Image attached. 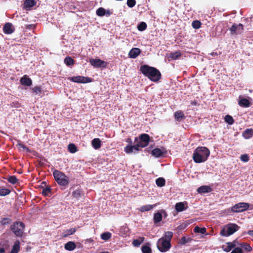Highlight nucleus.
I'll return each mask as SVG.
<instances>
[{
    "instance_id": "nucleus-1",
    "label": "nucleus",
    "mask_w": 253,
    "mask_h": 253,
    "mask_svg": "<svg viewBox=\"0 0 253 253\" xmlns=\"http://www.w3.org/2000/svg\"><path fill=\"white\" fill-rule=\"evenodd\" d=\"M140 71L151 81L157 82L161 78V73L157 68L149 66L147 65H143L140 67Z\"/></svg>"
},
{
    "instance_id": "nucleus-2",
    "label": "nucleus",
    "mask_w": 253,
    "mask_h": 253,
    "mask_svg": "<svg viewBox=\"0 0 253 253\" xmlns=\"http://www.w3.org/2000/svg\"><path fill=\"white\" fill-rule=\"evenodd\" d=\"M173 235L171 231H167L165 232L164 237L158 240L157 247L161 252H166L170 249L171 247L170 242Z\"/></svg>"
},
{
    "instance_id": "nucleus-3",
    "label": "nucleus",
    "mask_w": 253,
    "mask_h": 253,
    "mask_svg": "<svg viewBox=\"0 0 253 253\" xmlns=\"http://www.w3.org/2000/svg\"><path fill=\"white\" fill-rule=\"evenodd\" d=\"M210 151L206 147H198L194 151L193 159L196 163H201L206 161L209 157Z\"/></svg>"
},
{
    "instance_id": "nucleus-4",
    "label": "nucleus",
    "mask_w": 253,
    "mask_h": 253,
    "mask_svg": "<svg viewBox=\"0 0 253 253\" xmlns=\"http://www.w3.org/2000/svg\"><path fill=\"white\" fill-rule=\"evenodd\" d=\"M53 175L55 180L59 185L67 186L69 184L68 177L61 171L56 169L54 170L53 172Z\"/></svg>"
},
{
    "instance_id": "nucleus-5",
    "label": "nucleus",
    "mask_w": 253,
    "mask_h": 253,
    "mask_svg": "<svg viewBox=\"0 0 253 253\" xmlns=\"http://www.w3.org/2000/svg\"><path fill=\"white\" fill-rule=\"evenodd\" d=\"M240 227L235 223H229L226 225L220 232V235L221 236L228 237L233 234L237 231Z\"/></svg>"
},
{
    "instance_id": "nucleus-6",
    "label": "nucleus",
    "mask_w": 253,
    "mask_h": 253,
    "mask_svg": "<svg viewBox=\"0 0 253 253\" xmlns=\"http://www.w3.org/2000/svg\"><path fill=\"white\" fill-rule=\"evenodd\" d=\"M25 224L20 221H16L10 226V229L16 236L21 237L24 233Z\"/></svg>"
},
{
    "instance_id": "nucleus-7",
    "label": "nucleus",
    "mask_w": 253,
    "mask_h": 253,
    "mask_svg": "<svg viewBox=\"0 0 253 253\" xmlns=\"http://www.w3.org/2000/svg\"><path fill=\"white\" fill-rule=\"evenodd\" d=\"M150 141V136L146 133L141 134L138 137L135 138L134 142H139L141 148H144L148 145Z\"/></svg>"
},
{
    "instance_id": "nucleus-8",
    "label": "nucleus",
    "mask_w": 253,
    "mask_h": 253,
    "mask_svg": "<svg viewBox=\"0 0 253 253\" xmlns=\"http://www.w3.org/2000/svg\"><path fill=\"white\" fill-rule=\"evenodd\" d=\"M250 207V204L247 203H239L231 208V211L234 212H241L247 211Z\"/></svg>"
},
{
    "instance_id": "nucleus-9",
    "label": "nucleus",
    "mask_w": 253,
    "mask_h": 253,
    "mask_svg": "<svg viewBox=\"0 0 253 253\" xmlns=\"http://www.w3.org/2000/svg\"><path fill=\"white\" fill-rule=\"evenodd\" d=\"M67 79L76 83H88L92 82V79L89 77H85L81 76L69 77Z\"/></svg>"
},
{
    "instance_id": "nucleus-10",
    "label": "nucleus",
    "mask_w": 253,
    "mask_h": 253,
    "mask_svg": "<svg viewBox=\"0 0 253 253\" xmlns=\"http://www.w3.org/2000/svg\"><path fill=\"white\" fill-rule=\"evenodd\" d=\"M230 33L232 35L241 34L244 30V26L242 24H237L234 23L230 28Z\"/></svg>"
},
{
    "instance_id": "nucleus-11",
    "label": "nucleus",
    "mask_w": 253,
    "mask_h": 253,
    "mask_svg": "<svg viewBox=\"0 0 253 253\" xmlns=\"http://www.w3.org/2000/svg\"><path fill=\"white\" fill-rule=\"evenodd\" d=\"M89 63L95 68H105L107 66V63L99 59H90Z\"/></svg>"
},
{
    "instance_id": "nucleus-12",
    "label": "nucleus",
    "mask_w": 253,
    "mask_h": 253,
    "mask_svg": "<svg viewBox=\"0 0 253 253\" xmlns=\"http://www.w3.org/2000/svg\"><path fill=\"white\" fill-rule=\"evenodd\" d=\"M14 31L15 28L13 25L9 22L6 23L3 27V33L5 34H11L14 32Z\"/></svg>"
},
{
    "instance_id": "nucleus-13",
    "label": "nucleus",
    "mask_w": 253,
    "mask_h": 253,
    "mask_svg": "<svg viewBox=\"0 0 253 253\" xmlns=\"http://www.w3.org/2000/svg\"><path fill=\"white\" fill-rule=\"evenodd\" d=\"M162 213H164L165 215L167 214L166 211L164 210H162L160 212L155 213L154 215L153 221L155 223H158L162 220Z\"/></svg>"
},
{
    "instance_id": "nucleus-14",
    "label": "nucleus",
    "mask_w": 253,
    "mask_h": 253,
    "mask_svg": "<svg viewBox=\"0 0 253 253\" xmlns=\"http://www.w3.org/2000/svg\"><path fill=\"white\" fill-rule=\"evenodd\" d=\"M141 53V50L139 48L134 47L132 48L128 53V56L131 58H136Z\"/></svg>"
},
{
    "instance_id": "nucleus-15",
    "label": "nucleus",
    "mask_w": 253,
    "mask_h": 253,
    "mask_svg": "<svg viewBox=\"0 0 253 253\" xmlns=\"http://www.w3.org/2000/svg\"><path fill=\"white\" fill-rule=\"evenodd\" d=\"M238 104L240 106L244 108H247L251 106V103L248 99L241 97H239Z\"/></svg>"
},
{
    "instance_id": "nucleus-16",
    "label": "nucleus",
    "mask_w": 253,
    "mask_h": 253,
    "mask_svg": "<svg viewBox=\"0 0 253 253\" xmlns=\"http://www.w3.org/2000/svg\"><path fill=\"white\" fill-rule=\"evenodd\" d=\"M20 83L22 85L31 86L32 84V80L27 75H24L20 79Z\"/></svg>"
},
{
    "instance_id": "nucleus-17",
    "label": "nucleus",
    "mask_w": 253,
    "mask_h": 253,
    "mask_svg": "<svg viewBox=\"0 0 253 253\" xmlns=\"http://www.w3.org/2000/svg\"><path fill=\"white\" fill-rule=\"evenodd\" d=\"M212 190V188L207 185H203L200 187H199L197 189V192L199 193H210L211 192Z\"/></svg>"
},
{
    "instance_id": "nucleus-18",
    "label": "nucleus",
    "mask_w": 253,
    "mask_h": 253,
    "mask_svg": "<svg viewBox=\"0 0 253 253\" xmlns=\"http://www.w3.org/2000/svg\"><path fill=\"white\" fill-rule=\"evenodd\" d=\"M235 240L233 242H227L226 243L227 246L223 245L222 246V249L226 252H229L231 251L236 246Z\"/></svg>"
},
{
    "instance_id": "nucleus-19",
    "label": "nucleus",
    "mask_w": 253,
    "mask_h": 253,
    "mask_svg": "<svg viewBox=\"0 0 253 253\" xmlns=\"http://www.w3.org/2000/svg\"><path fill=\"white\" fill-rule=\"evenodd\" d=\"M181 56V53L179 50L174 52H171L168 55V58L172 60H176Z\"/></svg>"
},
{
    "instance_id": "nucleus-20",
    "label": "nucleus",
    "mask_w": 253,
    "mask_h": 253,
    "mask_svg": "<svg viewBox=\"0 0 253 253\" xmlns=\"http://www.w3.org/2000/svg\"><path fill=\"white\" fill-rule=\"evenodd\" d=\"M91 144L95 149H98L101 147V141L99 138H94L91 141Z\"/></svg>"
},
{
    "instance_id": "nucleus-21",
    "label": "nucleus",
    "mask_w": 253,
    "mask_h": 253,
    "mask_svg": "<svg viewBox=\"0 0 253 253\" xmlns=\"http://www.w3.org/2000/svg\"><path fill=\"white\" fill-rule=\"evenodd\" d=\"M175 119L177 121H180L185 119V116L182 111H178L174 113Z\"/></svg>"
},
{
    "instance_id": "nucleus-22",
    "label": "nucleus",
    "mask_w": 253,
    "mask_h": 253,
    "mask_svg": "<svg viewBox=\"0 0 253 253\" xmlns=\"http://www.w3.org/2000/svg\"><path fill=\"white\" fill-rule=\"evenodd\" d=\"M151 244L146 243L141 247V251L143 253H152V250L150 247Z\"/></svg>"
},
{
    "instance_id": "nucleus-23",
    "label": "nucleus",
    "mask_w": 253,
    "mask_h": 253,
    "mask_svg": "<svg viewBox=\"0 0 253 253\" xmlns=\"http://www.w3.org/2000/svg\"><path fill=\"white\" fill-rule=\"evenodd\" d=\"M76 247V244L72 241L68 242L65 244L64 248L65 250L69 251L74 250Z\"/></svg>"
},
{
    "instance_id": "nucleus-24",
    "label": "nucleus",
    "mask_w": 253,
    "mask_h": 253,
    "mask_svg": "<svg viewBox=\"0 0 253 253\" xmlns=\"http://www.w3.org/2000/svg\"><path fill=\"white\" fill-rule=\"evenodd\" d=\"M84 192L82 190L78 189L73 192L72 196L74 198L79 199L84 196Z\"/></svg>"
},
{
    "instance_id": "nucleus-25",
    "label": "nucleus",
    "mask_w": 253,
    "mask_h": 253,
    "mask_svg": "<svg viewBox=\"0 0 253 253\" xmlns=\"http://www.w3.org/2000/svg\"><path fill=\"white\" fill-rule=\"evenodd\" d=\"M151 154L156 157H160L164 154V153L161 149L156 148L152 151Z\"/></svg>"
},
{
    "instance_id": "nucleus-26",
    "label": "nucleus",
    "mask_w": 253,
    "mask_h": 253,
    "mask_svg": "<svg viewBox=\"0 0 253 253\" xmlns=\"http://www.w3.org/2000/svg\"><path fill=\"white\" fill-rule=\"evenodd\" d=\"M175 209L177 212H181L186 210V208H185L184 203L179 202L175 204Z\"/></svg>"
},
{
    "instance_id": "nucleus-27",
    "label": "nucleus",
    "mask_w": 253,
    "mask_h": 253,
    "mask_svg": "<svg viewBox=\"0 0 253 253\" xmlns=\"http://www.w3.org/2000/svg\"><path fill=\"white\" fill-rule=\"evenodd\" d=\"M144 237H139L138 239L133 240L132 244L134 247H138L144 242Z\"/></svg>"
},
{
    "instance_id": "nucleus-28",
    "label": "nucleus",
    "mask_w": 253,
    "mask_h": 253,
    "mask_svg": "<svg viewBox=\"0 0 253 253\" xmlns=\"http://www.w3.org/2000/svg\"><path fill=\"white\" fill-rule=\"evenodd\" d=\"M36 4V1L35 0H26L24 3L25 8H31Z\"/></svg>"
},
{
    "instance_id": "nucleus-29",
    "label": "nucleus",
    "mask_w": 253,
    "mask_h": 253,
    "mask_svg": "<svg viewBox=\"0 0 253 253\" xmlns=\"http://www.w3.org/2000/svg\"><path fill=\"white\" fill-rule=\"evenodd\" d=\"M155 206V205H147L143 206L140 207L139 211L141 212H144L146 211H149L153 209Z\"/></svg>"
},
{
    "instance_id": "nucleus-30",
    "label": "nucleus",
    "mask_w": 253,
    "mask_h": 253,
    "mask_svg": "<svg viewBox=\"0 0 253 253\" xmlns=\"http://www.w3.org/2000/svg\"><path fill=\"white\" fill-rule=\"evenodd\" d=\"M19 249L20 242L19 241H17L14 243L10 253H18L19 251Z\"/></svg>"
},
{
    "instance_id": "nucleus-31",
    "label": "nucleus",
    "mask_w": 253,
    "mask_h": 253,
    "mask_svg": "<svg viewBox=\"0 0 253 253\" xmlns=\"http://www.w3.org/2000/svg\"><path fill=\"white\" fill-rule=\"evenodd\" d=\"M64 63L68 66H72L74 64L75 61L74 59L70 56H67L64 60Z\"/></svg>"
},
{
    "instance_id": "nucleus-32",
    "label": "nucleus",
    "mask_w": 253,
    "mask_h": 253,
    "mask_svg": "<svg viewBox=\"0 0 253 253\" xmlns=\"http://www.w3.org/2000/svg\"><path fill=\"white\" fill-rule=\"evenodd\" d=\"M240 248L247 252H251L252 251V247L247 243H242L240 244Z\"/></svg>"
},
{
    "instance_id": "nucleus-33",
    "label": "nucleus",
    "mask_w": 253,
    "mask_h": 253,
    "mask_svg": "<svg viewBox=\"0 0 253 253\" xmlns=\"http://www.w3.org/2000/svg\"><path fill=\"white\" fill-rule=\"evenodd\" d=\"M76 231V229L75 228H72L70 229L67 230L65 231L63 234V237L65 238L71 235H73Z\"/></svg>"
},
{
    "instance_id": "nucleus-34",
    "label": "nucleus",
    "mask_w": 253,
    "mask_h": 253,
    "mask_svg": "<svg viewBox=\"0 0 253 253\" xmlns=\"http://www.w3.org/2000/svg\"><path fill=\"white\" fill-rule=\"evenodd\" d=\"M7 181L12 184H15L18 182V179L15 175H11L7 178Z\"/></svg>"
},
{
    "instance_id": "nucleus-35",
    "label": "nucleus",
    "mask_w": 253,
    "mask_h": 253,
    "mask_svg": "<svg viewBox=\"0 0 253 253\" xmlns=\"http://www.w3.org/2000/svg\"><path fill=\"white\" fill-rule=\"evenodd\" d=\"M156 183L159 187H163L165 185L166 181L164 178L159 177L156 180Z\"/></svg>"
},
{
    "instance_id": "nucleus-36",
    "label": "nucleus",
    "mask_w": 253,
    "mask_h": 253,
    "mask_svg": "<svg viewBox=\"0 0 253 253\" xmlns=\"http://www.w3.org/2000/svg\"><path fill=\"white\" fill-rule=\"evenodd\" d=\"M192 240V239L189 237L183 236L181 237L179 243L181 245H185L188 243L190 242Z\"/></svg>"
},
{
    "instance_id": "nucleus-37",
    "label": "nucleus",
    "mask_w": 253,
    "mask_h": 253,
    "mask_svg": "<svg viewBox=\"0 0 253 253\" xmlns=\"http://www.w3.org/2000/svg\"><path fill=\"white\" fill-rule=\"evenodd\" d=\"M32 91L35 94L40 95L42 93V88L40 86H36L32 89Z\"/></svg>"
},
{
    "instance_id": "nucleus-38",
    "label": "nucleus",
    "mask_w": 253,
    "mask_h": 253,
    "mask_svg": "<svg viewBox=\"0 0 253 253\" xmlns=\"http://www.w3.org/2000/svg\"><path fill=\"white\" fill-rule=\"evenodd\" d=\"M243 135L245 138H250L253 135V129H247L243 132Z\"/></svg>"
},
{
    "instance_id": "nucleus-39",
    "label": "nucleus",
    "mask_w": 253,
    "mask_h": 253,
    "mask_svg": "<svg viewBox=\"0 0 253 253\" xmlns=\"http://www.w3.org/2000/svg\"><path fill=\"white\" fill-rule=\"evenodd\" d=\"M112 234L109 232L103 233L101 235V239L104 241H107L111 238Z\"/></svg>"
},
{
    "instance_id": "nucleus-40",
    "label": "nucleus",
    "mask_w": 253,
    "mask_h": 253,
    "mask_svg": "<svg viewBox=\"0 0 253 253\" xmlns=\"http://www.w3.org/2000/svg\"><path fill=\"white\" fill-rule=\"evenodd\" d=\"M195 233H199L201 234H205L206 233V228L205 227L200 228L198 226H196L193 230Z\"/></svg>"
},
{
    "instance_id": "nucleus-41",
    "label": "nucleus",
    "mask_w": 253,
    "mask_h": 253,
    "mask_svg": "<svg viewBox=\"0 0 253 253\" xmlns=\"http://www.w3.org/2000/svg\"><path fill=\"white\" fill-rule=\"evenodd\" d=\"M10 190L6 188H0V196H5L10 194Z\"/></svg>"
},
{
    "instance_id": "nucleus-42",
    "label": "nucleus",
    "mask_w": 253,
    "mask_h": 253,
    "mask_svg": "<svg viewBox=\"0 0 253 253\" xmlns=\"http://www.w3.org/2000/svg\"><path fill=\"white\" fill-rule=\"evenodd\" d=\"M147 24L144 22H141L137 26V29L139 31H143L147 28Z\"/></svg>"
},
{
    "instance_id": "nucleus-43",
    "label": "nucleus",
    "mask_w": 253,
    "mask_h": 253,
    "mask_svg": "<svg viewBox=\"0 0 253 253\" xmlns=\"http://www.w3.org/2000/svg\"><path fill=\"white\" fill-rule=\"evenodd\" d=\"M69 151L72 153H74L77 151V148L74 144L71 143L68 146Z\"/></svg>"
},
{
    "instance_id": "nucleus-44",
    "label": "nucleus",
    "mask_w": 253,
    "mask_h": 253,
    "mask_svg": "<svg viewBox=\"0 0 253 253\" xmlns=\"http://www.w3.org/2000/svg\"><path fill=\"white\" fill-rule=\"evenodd\" d=\"M11 220L9 218H2L0 221L1 225H9L11 223Z\"/></svg>"
},
{
    "instance_id": "nucleus-45",
    "label": "nucleus",
    "mask_w": 253,
    "mask_h": 253,
    "mask_svg": "<svg viewBox=\"0 0 253 253\" xmlns=\"http://www.w3.org/2000/svg\"><path fill=\"white\" fill-rule=\"evenodd\" d=\"M225 121L229 125H232L234 124V120L232 116L229 115L225 116L224 118Z\"/></svg>"
},
{
    "instance_id": "nucleus-46",
    "label": "nucleus",
    "mask_w": 253,
    "mask_h": 253,
    "mask_svg": "<svg viewBox=\"0 0 253 253\" xmlns=\"http://www.w3.org/2000/svg\"><path fill=\"white\" fill-rule=\"evenodd\" d=\"M17 142H18V143L17 144V146H19L20 148H23L27 152H30V150L29 149V148L28 147H27L26 146H25V145H24L20 140H18Z\"/></svg>"
},
{
    "instance_id": "nucleus-47",
    "label": "nucleus",
    "mask_w": 253,
    "mask_h": 253,
    "mask_svg": "<svg viewBox=\"0 0 253 253\" xmlns=\"http://www.w3.org/2000/svg\"><path fill=\"white\" fill-rule=\"evenodd\" d=\"M192 26L194 29H198L201 26V23L199 20H194L192 23Z\"/></svg>"
},
{
    "instance_id": "nucleus-48",
    "label": "nucleus",
    "mask_w": 253,
    "mask_h": 253,
    "mask_svg": "<svg viewBox=\"0 0 253 253\" xmlns=\"http://www.w3.org/2000/svg\"><path fill=\"white\" fill-rule=\"evenodd\" d=\"M105 9L103 7H99L96 11V14L99 16H103L105 15Z\"/></svg>"
},
{
    "instance_id": "nucleus-49",
    "label": "nucleus",
    "mask_w": 253,
    "mask_h": 253,
    "mask_svg": "<svg viewBox=\"0 0 253 253\" xmlns=\"http://www.w3.org/2000/svg\"><path fill=\"white\" fill-rule=\"evenodd\" d=\"M133 150L132 145H128L125 148V151L127 154L131 153Z\"/></svg>"
},
{
    "instance_id": "nucleus-50",
    "label": "nucleus",
    "mask_w": 253,
    "mask_h": 253,
    "mask_svg": "<svg viewBox=\"0 0 253 253\" xmlns=\"http://www.w3.org/2000/svg\"><path fill=\"white\" fill-rule=\"evenodd\" d=\"M126 4L129 7L132 8L136 4L135 0H127Z\"/></svg>"
},
{
    "instance_id": "nucleus-51",
    "label": "nucleus",
    "mask_w": 253,
    "mask_h": 253,
    "mask_svg": "<svg viewBox=\"0 0 253 253\" xmlns=\"http://www.w3.org/2000/svg\"><path fill=\"white\" fill-rule=\"evenodd\" d=\"M240 159L244 162H247L249 161V157L247 154H243L240 156Z\"/></svg>"
},
{
    "instance_id": "nucleus-52",
    "label": "nucleus",
    "mask_w": 253,
    "mask_h": 253,
    "mask_svg": "<svg viewBox=\"0 0 253 253\" xmlns=\"http://www.w3.org/2000/svg\"><path fill=\"white\" fill-rule=\"evenodd\" d=\"M51 191L50 187H46L42 191V194L44 196H47Z\"/></svg>"
},
{
    "instance_id": "nucleus-53",
    "label": "nucleus",
    "mask_w": 253,
    "mask_h": 253,
    "mask_svg": "<svg viewBox=\"0 0 253 253\" xmlns=\"http://www.w3.org/2000/svg\"><path fill=\"white\" fill-rule=\"evenodd\" d=\"M231 253H243V250L239 247L234 248Z\"/></svg>"
},
{
    "instance_id": "nucleus-54",
    "label": "nucleus",
    "mask_w": 253,
    "mask_h": 253,
    "mask_svg": "<svg viewBox=\"0 0 253 253\" xmlns=\"http://www.w3.org/2000/svg\"><path fill=\"white\" fill-rule=\"evenodd\" d=\"M136 144L134 145H132L133 149H134L136 151H139V148H141V146L140 145L139 142H135Z\"/></svg>"
},
{
    "instance_id": "nucleus-55",
    "label": "nucleus",
    "mask_w": 253,
    "mask_h": 253,
    "mask_svg": "<svg viewBox=\"0 0 253 253\" xmlns=\"http://www.w3.org/2000/svg\"><path fill=\"white\" fill-rule=\"evenodd\" d=\"M112 12L110 10H105V15H106L107 16H110L112 14Z\"/></svg>"
},
{
    "instance_id": "nucleus-56",
    "label": "nucleus",
    "mask_w": 253,
    "mask_h": 253,
    "mask_svg": "<svg viewBox=\"0 0 253 253\" xmlns=\"http://www.w3.org/2000/svg\"><path fill=\"white\" fill-rule=\"evenodd\" d=\"M197 104H198V103H197V101H196V100H194V101H193L191 102V104L192 105L196 106L197 105Z\"/></svg>"
},
{
    "instance_id": "nucleus-57",
    "label": "nucleus",
    "mask_w": 253,
    "mask_h": 253,
    "mask_svg": "<svg viewBox=\"0 0 253 253\" xmlns=\"http://www.w3.org/2000/svg\"><path fill=\"white\" fill-rule=\"evenodd\" d=\"M248 234L253 237V230L248 231Z\"/></svg>"
},
{
    "instance_id": "nucleus-58",
    "label": "nucleus",
    "mask_w": 253,
    "mask_h": 253,
    "mask_svg": "<svg viewBox=\"0 0 253 253\" xmlns=\"http://www.w3.org/2000/svg\"><path fill=\"white\" fill-rule=\"evenodd\" d=\"M211 55L214 56L218 55V53H217V52H212L211 53Z\"/></svg>"
},
{
    "instance_id": "nucleus-59",
    "label": "nucleus",
    "mask_w": 253,
    "mask_h": 253,
    "mask_svg": "<svg viewBox=\"0 0 253 253\" xmlns=\"http://www.w3.org/2000/svg\"><path fill=\"white\" fill-rule=\"evenodd\" d=\"M126 142L130 143V144L132 143V140L130 138H128L126 140Z\"/></svg>"
},
{
    "instance_id": "nucleus-60",
    "label": "nucleus",
    "mask_w": 253,
    "mask_h": 253,
    "mask_svg": "<svg viewBox=\"0 0 253 253\" xmlns=\"http://www.w3.org/2000/svg\"><path fill=\"white\" fill-rule=\"evenodd\" d=\"M5 251L3 248H0V253H3Z\"/></svg>"
},
{
    "instance_id": "nucleus-61",
    "label": "nucleus",
    "mask_w": 253,
    "mask_h": 253,
    "mask_svg": "<svg viewBox=\"0 0 253 253\" xmlns=\"http://www.w3.org/2000/svg\"><path fill=\"white\" fill-rule=\"evenodd\" d=\"M100 253H109L108 252H101Z\"/></svg>"
},
{
    "instance_id": "nucleus-62",
    "label": "nucleus",
    "mask_w": 253,
    "mask_h": 253,
    "mask_svg": "<svg viewBox=\"0 0 253 253\" xmlns=\"http://www.w3.org/2000/svg\"><path fill=\"white\" fill-rule=\"evenodd\" d=\"M45 183H46L45 182H42V184H44V185H45Z\"/></svg>"
},
{
    "instance_id": "nucleus-63",
    "label": "nucleus",
    "mask_w": 253,
    "mask_h": 253,
    "mask_svg": "<svg viewBox=\"0 0 253 253\" xmlns=\"http://www.w3.org/2000/svg\"><path fill=\"white\" fill-rule=\"evenodd\" d=\"M181 226H182V225L178 226V228L179 229H181Z\"/></svg>"
}]
</instances>
